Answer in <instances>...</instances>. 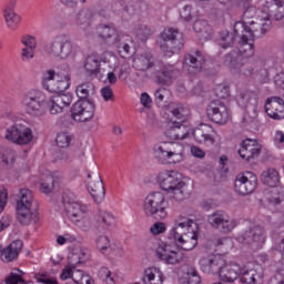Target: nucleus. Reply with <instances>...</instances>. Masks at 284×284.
I'll return each mask as SVG.
<instances>
[{"label": "nucleus", "instance_id": "obj_25", "mask_svg": "<svg viewBox=\"0 0 284 284\" xmlns=\"http://www.w3.org/2000/svg\"><path fill=\"white\" fill-rule=\"evenodd\" d=\"M240 281L243 284H262L263 272L256 268H247L243 266L240 268Z\"/></svg>", "mask_w": 284, "mask_h": 284}, {"label": "nucleus", "instance_id": "obj_48", "mask_svg": "<svg viewBox=\"0 0 284 284\" xmlns=\"http://www.w3.org/2000/svg\"><path fill=\"white\" fill-rule=\"evenodd\" d=\"M54 183H55L54 176L52 175L45 176V179H43L42 182L40 183L41 192H43V194H50V192L54 190Z\"/></svg>", "mask_w": 284, "mask_h": 284}, {"label": "nucleus", "instance_id": "obj_31", "mask_svg": "<svg viewBox=\"0 0 284 284\" xmlns=\"http://www.w3.org/2000/svg\"><path fill=\"white\" fill-rule=\"evenodd\" d=\"M22 45V61H30V59H34V50H37V38L32 36H23L21 39Z\"/></svg>", "mask_w": 284, "mask_h": 284}, {"label": "nucleus", "instance_id": "obj_49", "mask_svg": "<svg viewBox=\"0 0 284 284\" xmlns=\"http://www.w3.org/2000/svg\"><path fill=\"white\" fill-rule=\"evenodd\" d=\"M239 51H231L226 55H224L223 63L226 65V68H234L236 63H239Z\"/></svg>", "mask_w": 284, "mask_h": 284}, {"label": "nucleus", "instance_id": "obj_63", "mask_svg": "<svg viewBox=\"0 0 284 284\" xmlns=\"http://www.w3.org/2000/svg\"><path fill=\"white\" fill-rule=\"evenodd\" d=\"M68 265L70 267H73V270H75L78 265H81V260L79 257V254L72 253L71 255H69Z\"/></svg>", "mask_w": 284, "mask_h": 284}, {"label": "nucleus", "instance_id": "obj_28", "mask_svg": "<svg viewBox=\"0 0 284 284\" xmlns=\"http://www.w3.org/2000/svg\"><path fill=\"white\" fill-rule=\"evenodd\" d=\"M219 276L223 283H234L241 276V267L239 264H224L220 270Z\"/></svg>", "mask_w": 284, "mask_h": 284}, {"label": "nucleus", "instance_id": "obj_2", "mask_svg": "<svg viewBox=\"0 0 284 284\" xmlns=\"http://www.w3.org/2000/svg\"><path fill=\"white\" fill-rule=\"evenodd\" d=\"M33 203L32 191L21 189L16 204V219L20 225H37L41 221L39 205L33 207Z\"/></svg>", "mask_w": 284, "mask_h": 284}, {"label": "nucleus", "instance_id": "obj_58", "mask_svg": "<svg viewBox=\"0 0 284 284\" xmlns=\"http://www.w3.org/2000/svg\"><path fill=\"white\" fill-rule=\"evenodd\" d=\"M58 73L54 72V70H48L44 73V78H43V88H45V90H48V85H50L51 83H54V78L57 77Z\"/></svg>", "mask_w": 284, "mask_h": 284}, {"label": "nucleus", "instance_id": "obj_52", "mask_svg": "<svg viewBox=\"0 0 284 284\" xmlns=\"http://www.w3.org/2000/svg\"><path fill=\"white\" fill-rule=\"evenodd\" d=\"M97 248L105 254L106 250L110 247V239L108 236H99L95 240Z\"/></svg>", "mask_w": 284, "mask_h": 284}, {"label": "nucleus", "instance_id": "obj_46", "mask_svg": "<svg viewBox=\"0 0 284 284\" xmlns=\"http://www.w3.org/2000/svg\"><path fill=\"white\" fill-rule=\"evenodd\" d=\"M134 34L139 41L145 42L152 37V29L145 24H141L134 30Z\"/></svg>", "mask_w": 284, "mask_h": 284}, {"label": "nucleus", "instance_id": "obj_26", "mask_svg": "<svg viewBox=\"0 0 284 284\" xmlns=\"http://www.w3.org/2000/svg\"><path fill=\"white\" fill-rule=\"evenodd\" d=\"M132 65L139 72H148V70H151V68H154V57L150 52L135 54L133 58Z\"/></svg>", "mask_w": 284, "mask_h": 284}, {"label": "nucleus", "instance_id": "obj_4", "mask_svg": "<svg viewBox=\"0 0 284 284\" xmlns=\"http://www.w3.org/2000/svg\"><path fill=\"white\" fill-rule=\"evenodd\" d=\"M158 181L160 183V187L164 190V192H172L175 201H183V199L187 196V185L179 179L178 172L165 171L160 173Z\"/></svg>", "mask_w": 284, "mask_h": 284}, {"label": "nucleus", "instance_id": "obj_27", "mask_svg": "<svg viewBox=\"0 0 284 284\" xmlns=\"http://www.w3.org/2000/svg\"><path fill=\"white\" fill-rule=\"evenodd\" d=\"M23 250V242L21 240H16L11 244H9L1 252V258L4 263H12L16 258H19V254Z\"/></svg>", "mask_w": 284, "mask_h": 284}, {"label": "nucleus", "instance_id": "obj_36", "mask_svg": "<svg viewBox=\"0 0 284 284\" xmlns=\"http://www.w3.org/2000/svg\"><path fill=\"white\" fill-rule=\"evenodd\" d=\"M193 30L200 34V38L204 39V41L212 39V27L205 20H196L193 24Z\"/></svg>", "mask_w": 284, "mask_h": 284}, {"label": "nucleus", "instance_id": "obj_7", "mask_svg": "<svg viewBox=\"0 0 284 284\" xmlns=\"http://www.w3.org/2000/svg\"><path fill=\"white\" fill-rule=\"evenodd\" d=\"M161 39L163 43L161 44V50L166 57H172L181 52V49L185 45V38L183 33L176 28H166L161 33Z\"/></svg>", "mask_w": 284, "mask_h": 284}, {"label": "nucleus", "instance_id": "obj_64", "mask_svg": "<svg viewBox=\"0 0 284 284\" xmlns=\"http://www.w3.org/2000/svg\"><path fill=\"white\" fill-rule=\"evenodd\" d=\"M151 234H163L165 232V223L163 222H156L154 225L151 226L150 229Z\"/></svg>", "mask_w": 284, "mask_h": 284}, {"label": "nucleus", "instance_id": "obj_15", "mask_svg": "<svg viewBox=\"0 0 284 284\" xmlns=\"http://www.w3.org/2000/svg\"><path fill=\"white\" fill-rule=\"evenodd\" d=\"M234 32L236 37H240L237 54L244 59L254 57V44L250 43V40L258 39V37H250V33H245L243 23H235Z\"/></svg>", "mask_w": 284, "mask_h": 284}, {"label": "nucleus", "instance_id": "obj_12", "mask_svg": "<svg viewBox=\"0 0 284 284\" xmlns=\"http://www.w3.org/2000/svg\"><path fill=\"white\" fill-rule=\"evenodd\" d=\"M97 104L92 100H78L71 108V118L78 123H88L94 119Z\"/></svg>", "mask_w": 284, "mask_h": 284}, {"label": "nucleus", "instance_id": "obj_32", "mask_svg": "<svg viewBox=\"0 0 284 284\" xmlns=\"http://www.w3.org/2000/svg\"><path fill=\"white\" fill-rule=\"evenodd\" d=\"M83 68L88 77L97 78L101 74V60L94 54L88 55L84 60Z\"/></svg>", "mask_w": 284, "mask_h": 284}, {"label": "nucleus", "instance_id": "obj_56", "mask_svg": "<svg viewBox=\"0 0 284 284\" xmlns=\"http://www.w3.org/2000/svg\"><path fill=\"white\" fill-rule=\"evenodd\" d=\"M155 103H163L168 97H170V90L160 88L154 92Z\"/></svg>", "mask_w": 284, "mask_h": 284}, {"label": "nucleus", "instance_id": "obj_11", "mask_svg": "<svg viewBox=\"0 0 284 284\" xmlns=\"http://www.w3.org/2000/svg\"><path fill=\"white\" fill-rule=\"evenodd\" d=\"M4 139L16 145H30L34 135L32 129L23 124H13L6 130Z\"/></svg>", "mask_w": 284, "mask_h": 284}, {"label": "nucleus", "instance_id": "obj_62", "mask_svg": "<svg viewBox=\"0 0 284 284\" xmlns=\"http://www.w3.org/2000/svg\"><path fill=\"white\" fill-rule=\"evenodd\" d=\"M255 94L252 91H246L244 93L240 94V99L242 101V105H248V103H252V99H255Z\"/></svg>", "mask_w": 284, "mask_h": 284}, {"label": "nucleus", "instance_id": "obj_13", "mask_svg": "<svg viewBox=\"0 0 284 284\" xmlns=\"http://www.w3.org/2000/svg\"><path fill=\"white\" fill-rule=\"evenodd\" d=\"M237 241L243 245H252V247L258 250L265 243V227L261 225L248 226L237 236Z\"/></svg>", "mask_w": 284, "mask_h": 284}, {"label": "nucleus", "instance_id": "obj_44", "mask_svg": "<svg viewBox=\"0 0 284 284\" xmlns=\"http://www.w3.org/2000/svg\"><path fill=\"white\" fill-rule=\"evenodd\" d=\"M268 203L272 205H281L284 201V191L278 186H273L268 196Z\"/></svg>", "mask_w": 284, "mask_h": 284}, {"label": "nucleus", "instance_id": "obj_43", "mask_svg": "<svg viewBox=\"0 0 284 284\" xmlns=\"http://www.w3.org/2000/svg\"><path fill=\"white\" fill-rule=\"evenodd\" d=\"M90 21H92V10L90 9H82L75 14L77 26H90Z\"/></svg>", "mask_w": 284, "mask_h": 284}, {"label": "nucleus", "instance_id": "obj_17", "mask_svg": "<svg viewBox=\"0 0 284 284\" xmlns=\"http://www.w3.org/2000/svg\"><path fill=\"white\" fill-rule=\"evenodd\" d=\"M90 194L95 203H101L105 199V186L103 185V180L101 174L94 172L93 175L88 173L87 180Z\"/></svg>", "mask_w": 284, "mask_h": 284}, {"label": "nucleus", "instance_id": "obj_51", "mask_svg": "<svg viewBox=\"0 0 284 284\" xmlns=\"http://www.w3.org/2000/svg\"><path fill=\"white\" fill-rule=\"evenodd\" d=\"M98 276L101 281H104L108 284H114V277H112V272L105 266H103L99 271Z\"/></svg>", "mask_w": 284, "mask_h": 284}, {"label": "nucleus", "instance_id": "obj_3", "mask_svg": "<svg viewBox=\"0 0 284 284\" xmlns=\"http://www.w3.org/2000/svg\"><path fill=\"white\" fill-rule=\"evenodd\" d=\"M22 105L27 114L31 116H43L50 105V97L41 90H31L22 98Z\"/></svg>", "mask_w": 284, "mask_h": 284}, {"label": "nucleus", "instance_id": "obj_37", "mask_svg": "<svg viewBox=\"0 0 284 284\" xmlns=\"http://www.w3.org/2000/svg\"><path fill=\"white\" fill-rule=\"evenodd\" d=\"M261 179L264 185H267L268 187H277L278 183H281V176L276 169L263 171Z\"/></svg>", "mask_w": 284, "mask_h": 284}, {"label": "nucleus", "instance_id": "obj_18", "mask_svg": "<svg viewBox=\"0 0 284 284\" xmlns=\"http://www.w3.org/2000/svg\"><path fill=\"white\" fill-rule=\"evenodd\" d=\"M263 146L256 142V140L246 139L241 143L239 154L243 161H254L257 156H261Z\"/></svg>", "mask_w": 284, "mask_h": 284}, {"label": "nucleus", "instance_id": "obj_54", "mask_svg": "<svg viewBox=\"0 0 284 284\" xmlns=\"http://www.w3.org/2000/svg\"><path fill=\"white\" fill-rule=\"evenodd\" d=\"M70 141H72V139L64 132L59 133L55 139L58 148H68V145H70Z\"/></svg>", "mask_w": 284, "mask_h": 284}, {"label": "nucleus", "instance_id": "obj_60", "mask_svg": "<svg viewBox=\"0 0 284 284\" xmlns=\"http://www.w3.org/2000/svg\"><path fill=\"white\" fill-rule=\"evenodd\" d=\"M215 95L217 99H227L230 97V87L219 85L215 89Z\"/></svg>", "mask_w": 284, "mask_h": 284}, {"label": "nucleus", "instance_id": "obj_40", "mask_svg": "<svg viewBox=\"0 0 284 284\" xmlns=\"http://www.w3.org/2000/svg\"><path fill=\"white\" fill-rule=\"evenodd\" d=\"M236 41V32H230L227 30L219 33V45L223 48V50H227V48H232L234 42Z\"/></svg>", "mask_w": 284, "mask_h": 284}, {"label": "nucleus", "instance_id": "obj_21", "mask_svg": "<svg viewBox=\"0 0 284 284\" xmlns=\"http://www.w3.org/2000/svg\"><path fill=\"white\" fill-rule=\"evenodd\" d=\"M265 112L271 119L281 121L284 119V100L280 97H272L266 100Z\"/></svg>", "mask_w": 284, "mask_h": 284}, {"label": "nucleus", "instance_id": "obj_8", "mask_svg": "<svg viewBox=\"0 0 284 284\" xmlns=\"http://www.w3.org/2000/svg\"><path fill=\"white\" fill-rule=\"evenodd\" d=\"M183 145L176 142H163L155 149V156L161 163H181L183 161Z\"/></svg>", "mask_w": 284, "mask_h": 284}, {"label": "nucleus", "instance_id": "obj_45", "mask_svg": "<svg viewBox=\"0 0 284 284\" xmlns=\"http://www.w3.org/2000/svg\"><path fill=\"white\" fill-rule=\"evenodd\" d=\"M6 284H26V280H23V273L19 268H14L6 278Z\"/></svg>", "mask_w": 284, "mask_h": 284}, {"label": "nucleus", "instance_id": "obj_34", "mask_svg": "<svg viewBox=\"0 0 284 284\" xmlns=\"http://www.w3.org/2000/svg\"><path fill=\"white\" fill-rule=\"evenodd\" d=\"M175 244L181 247V250H184V252H192V250L199 245V235H196L194 231H189L187 235L180 237V241L175 242Z\"/></svg>", "mask_w": 284, "mask_h": 284}, {"label": "nucleus", "instance_id": "obj_20", "mask_svg": "<svg viewBox=\"0 0 284 284\" xmlns=\"http://www.w3.org/2000/svg\"><path fill=\"white\" fill-rule=\"evenodd\" d=\"M225 260L221 255H207L200 260V267L204 274H220Z\"/></svg>", "mask_w": 284, "mask_h": 284}, {"label": "nucleus", "instance_id": "obj_33", "mask_svg": "<svg viewBox=\"0 0 284 284\" xmlns=\"http://www.w3.org/2000/svg\"><path fill=\"white\" fill-rule=\"evenodd\" d=\"M158 83L162 85H170L172 83L174 77H176V69L174 65H163L161 70H159L155 74Z\"/></svg>", "mask_w": 284, "mask_h": 284}, {"label": "nucleus", "instance_id": "obj_5", "mask_svg": "<svg viewBox=\"0 0 284 284\" xmlns=\"http://www.w3.org/2000/svg\"><path fill=\"white\" fill-rule=\"evenodd\" d=\"M143 212L155 221L168 219V202L162 192H152L143 201Z\"/></svg>", "mask_w": 284, "mask_h": 284}, {"label": "nucleus", "instance_id": "obj_9", "mask_svg": "<svg viewBox=\"0 0 284 284\" xmlns=\"http://www.w3.org/2000/svg\"><path fill=\"white\" fill-rule=\"evenodd\" d=\"M64 212L77 227L83 230V232H88L90 227H92V223H90V219H88V205L79 204L78 202L73 204H68L64 207Z\"/></svg>", "mask_w": 284, "mask_h": 284}, {"label": "nucleus", "instance_id": "obj_39", "mask_svg": "<svg viewBox=\"0 0 284 284\" xmlns=\"http://www.w3.org/2000/svg\"><path fill=\"white\" fill-rule=\"evenodd\" d=\"M49 111L50 114H61L63 112V100L61 98V93H55L51 98L49 97Z\"/></svg>", "mask_w": 284, "mask_h": 284}, {"label": "nucleus", "instance_id": "obj_10", "mask_svg": "<svg viewBox=\"0 0 284 284\" xmlns=\"http://www.w3.org/2000/svg\"><path fill=\"white\" fill-rule=\"evenodd\" d=\"M207 223L221 234H230L233 232L239 222L232 219L225 211H215L213 214L207 216Z\"/></svg>", "mask_w": 284, "mask_h": 284}, {"label": "nucleus", "instance_id": "obj_50", "mask_svg": "<svg viewBox=\"0 0 284 284\" xmlns=\"http://www.w3.org/2000/svg\"><path fill=\"white\" fill-rule=\"evenodd\" d=\"M175 130L178 141H183L190 136V129L185 126L182 122H175Z\"/></svg>", "mask_w": 284, "mask_h": 284}, {"label": "nucleus", "instance_id": "obj_59", "mask_svg": "<svg viewBox=\"0 0 284 284\" xmlns=\"http://www.w3.org/2000/svg\"><path fill=\"white\" fill-rule=\"evenodd\" d=\"M174 225L192 227V225H194V221L187 219L186 216L180 215L174 220Z\"/></svg>", "mask_w": 284, "mask_h": 284}, {"label": "nucleus", "instance_id": "obj_41", "mask_svg": "<svg viewBox=\"0 0 284 284\" xmlns=\"http://www.w3.org/2000/svg\"><path fill=\"white\" fill-rule=\"evenodd\" d=\"M189 232H194V229H192V226L174 225L169 233V239L176 243L178 241H180V239L187 236Z\"/></svg>", "mask_w": 284, "mask_h": 284}, {"label": "nucleus", "instance_id": "obj_61", "mask_svg": "<svg viewBox=\"0 0 284 284\" xmlns=\"http://www.w3.org/2000/svg\"><path fill=\"white\" fill-rule=\"evenodd\" d=\"M165 135L168 136V139H171L173 141H178V136H176V122H173L171 124H169L166 131H165Z\"/></svg>", "mask_w": 284, "mask_h": 284}, {"label": "nucleus", "instance_id": "obj_53", "mask_svg": "<svg viewBox=\"0 0 284 284\" xmlns=\"http://www.w3.org/2000/svg\"><path fill=\"white\" fill-rule=\"evenodd\" d=\"M62 203L63 207L77 203V195H74V192L65 190L62 194Z\"/></svg>", "mask_w": 284, "mask_h": 284}, {"label": "nucleus", "instance_id": "obj_55", "mask_svg": "<svg viewBox=\"0 0 284 284\" xmlns=\"http://www.w3.org/2000/svg\"><path fill=\"white\" fill-rule=\"evenodd\" d=\"M16 156L17 153L13 150L7 149L2 153V162L6 163L7 165H12L14 163Z\"/></svg>", "mask_w": 284, "mask_h": 284}, {"label": "nucleus", "instance_id": "obj_35", "mask_svg": "<svg viewBox=\"0 0 284 284\" xmlns=\"http://www.w3.org/2000/svg\"><path fill=\"white\" fill-rule=\"evenodd\" d=\"M143 284H163V273L156 267H149L141 278Z\"/></svg>", "mask_w": 284, "mask_h": 284}, {"label": "nucleus", "instance_id": "obj_14", "mask_svg": "<svg viewBox=\"0 0 284 284\" xmlns=\"http://www.w3.org/2000/svg\"><path fill=\"white\" fill-rule=\"evenodd\" d=\"M258 186V178L252 173H240L235 179V192L240 194V196H248V194H253V192Z\"/></svg>", "mask_w": 284, "mask_h": 284}, {"label": "nucleus", "instance_id": "obj_19", "mask_svg": "<svg viewBox=\"0 0 284 284\" xmlns=\"http://www.w3.org/2000/svg\"><path fill=\"white\" fill-rule=\"evenodd\" d=\"M155 254L160 261H163L166 265H179L183 262V252L174 251L168 244L160 245Z\"/></svg>", "mask_w": 284, "mask_h": 284}, {"label": "nucleus", "instance_id": "obj_1", "mask_svg": "<svg viewBox=\"0 0 284 284\" xmlns=\"http://www.w3.org/2000/svg\"><path fill=\"white\" fill-rule=\"evenodd\" d=\"M267 13L266 17L262 18L264 22L254 21L256 17V8L248 7L243 12V21L235 22L242 23L245 28L244 32L248 37H264L272 29V21H281L284 18V0H266Z\"/></svg>", "mask_w": 284, "mask_h": 284}, {"label": "nucleus", "instance_id": "obj_30", "mask_svg": "<svg viewBox=\"0 0 284 284\" xmlns=\"http://www.w3.org/2000/svg\"><path fill=\"white\" fill-rule=\"evenodd\" d=\"M114 215L110 212H100L98 217L95 219L94 227L98 232H108L110 227H114Z\"/></svg>", "mask_w": 284, "mask_h": 284}, {"label": "nucleus", "instance_id": "obj_57", "mask_svg": "<svg viewBox=\"0 0 284 284\" xmlns=\"http://www.w3.org/2000/svg\"><path fill=\"white\" fill-rule=\"evenodd\" d=\"M36 281L38 283H43V284H59V282L57 281V278H50V276L48 274H41L38 273L34 276Z\"/></svg>", "mask_w": 284, "mask_h": 284}, {"label": "nucleus", "instance_id": "obj_24", "mask_svg": "<svg viewBox=\"0 0 284 284\" xmlns=\"http://www.w3.org/2000/svg\"><path fill=\"white\" fill-rule=\"evenodd\" d=\"M98 36L109 45H114V43H119V41H121L119 31H116L112 24H100L98 28Z\"/></svg>", "mask_w": 284, "mask_h": 284}, {"label": "nucleus", "instance_id": "obj_23", "mask_svg": "<svg viewBox=\"0 0 284 284\" xmlns=\"http://www.w3.org/2000/svg\"><path fill=\"white\" fill-rule=\"evenodd\" d=\"M184 63L187 65V71L191 74H197V72L203 70V65H205V57L201 51H195L184 57Z\"/></svg>", "mask_w": 284, "mask_h": 284}, {"label": "nucleus", "instance_id": "obj_42", "mask_svg": "<svg viewBox=\"0 0 284 284\" xmlns=\"http://www.w3.org/2000/svg\"><path fill=\"white\" fill-rule=\"evenodd\" d=\"M193 139L197 143L214 145V138L212 136V134L205 133V131H203L202 129H196L195 131H193Z\"/></svg>", "mask_w": 284, "mask_h": 284}, {"label": "nucleus", "instance_id": "obj_16", "mask_svg": "<svg viewBox=\"0 0 284 284\" xmlns=\"http://www.w3.org/2000/svg\"><path fill=\"white\" fill-rule=\"evenodd\" d=\"M207 119L217 125H225L230 121V111L225 103L213 100L206 108Z\"/></svg>", "mask_w": 284, "mask_h": 284}, {"label": "nucleus", "instance_id": "obj_29", "mask_svg": "<svg viewBox=\"0 0 284 284\" xmlns=\"http://www.w3.org/2000/svg\"><path fill=\"white\" fill-rule=\"evenodd\" d=\"M16 2L7 4L3 9V18L9 30H17L19 28V23H21V16L14 12Z\"/></svg>", "mask_w": 284, "mask_h": 284}, {"label": "nucleus", "instance_id": "obj_38", "mask_svg": "<svg viewBox=\"0 0 284 284\" xmlns=\"http://www.w3.org/2000/svg\"><path fill=\"white\" fill-rule=\"evenodd\" d=\"M75 93L79 101H91L90 94H94V84L92 82H84L77 87Z\"/></svg>", "mask_w": 284, "mask_h": 284}, {"label": "nucleus", "instance_id": "obj_47", "mask_svg": "<svg viewBox=\"0 0 284 284\" xmlns=\"http://www.w3.org/2000/svg\"><path fill=\"white\" fill-rule=\"evenodd\" d=\"M185 274L187 284H201V276L194 266H186Z\"/></svg>", "mask_w": 284, "mask_h": 284}, {"label": "nucleus", "instance_id": "obj_22", "mask_svg": "<svg viewBox=\"0 0 284 284\" xmlns=\"http://www.w3.org/2000/svg\"><path fill=\"white\" fill-rule=\"evenodd\" d=\"M72 78L70 71L67 70L64 73L58 72L57 80L47 84L48 92H52L53 94H61L70 88Z\"/></svg>", "mask_w": 284, "mask_h": 284}, {"label": "nucleus", "instance_id": "obj_6", "mask_svg": "<svg viewBox=\"0 0 284 284\" xmlns=\"http://www.w3.org/2000/svg\"><path fill=\"white\" fill-rule=\"evenodd\" d=\"M78 48L79 45L72 42L70 36L62 33L55 36L49 42V54H51L55 59H69V57H74V54H77Z\"/></svg>", "mask_w": 284, "mask_h": 284}]
</instances>
